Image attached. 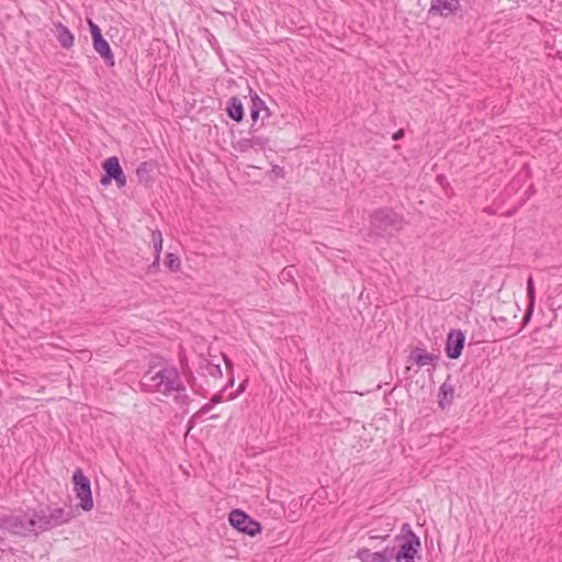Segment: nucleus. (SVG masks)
Returning <instances> with one entry per match:
<instances>
[{"mask_svg": "<svg viewBox=\"0 0 562 562\" xmlns=\"http://www.w3.org/2000/svg\"><path fill=\"white\" fill-rule=\"evenodd\" d=\"M74 518L72 509L66 510L63 507L20 509L0 515V529L20 537H37L42 532L69 524Z\"/></svg>", "mask_w": 562, "mask_h": 562, "instance_id": "obj_1", "label": "nucleus"}, {"mask_svg": "<svg viewBox=\"0 0 562 562\" xmlns=\"http://www.w3.org/2000/svg\"><path fill=\"white\" fill-rule=\"evenodd\" d=\"M177 370L173 364H166L158 371H154V366H150L139 381V390L143 393H159L169 396V389H172V375Z\"/></svg>", "mask_w": 562, "mask_h": 562, "instance_id": "obj_2", "label": "nucleus"}, {"mask_svg": "<svg viewBox=\"0 0 562 562\" xmlns=\"http://www.w3.org/2000/svg\"><path fill=\"white\" fill-rule=\"evenodd\" d=\"M404 218L392 207H380L370 216V232L378 237L391 235L403 228Z\"/></svg>", "mask_w": 562, "mask_h": 562, "instance_id": "obj_3", "label": "nucleus"}, {"mask_svg": "<svg viewBox=\"0 0 562 562\" xmlns=\"http://www.w3.org/2000/svg\"><path fill=\"white\" fill-rule=\"evenodd\" d=\"M392 544L398 548L400 558H405L404 562H416V558H419L422 541L408 522L402 525L401 531L393 538Z\"/></svg>", "mask_w": 562, "mask_h": 562, "instance_id": "obj_4", "label": "nucleus"}, {"mask_svg": "<svg viewBox=\"0 0 562 562\" xmlns=\"http://www.w3.org/2000/svg\"><path fill=\"white\" fill-rule=\"evenodd\" d=\"M228 521L238 532L249 537H256L261 533L263 529L260 521L254 519L245 510L239 508H235L228 514Z\"/></svg>", "mask_w": 562, "mask_h": 562, "instance_id": "obj_5", "label": "nucleus"}, {"mask_svg": "<svg viewBox=\"0 0 562 562\" xmlns=\"http://www.w3.org/2000/svg\"><path fill=\"white\" fill-rule=\"evenodd\" d=\"M72 484L76 497L80 499L79 506L85 512L93 508V497L91 492V482L85 475L82 469L77 468L72 474Z\"/></svg>", "mask_w": 562, "mask_h": 562, "instance_id": "obj_6", "label": "nucleus"}, {"mask_svg": "<svg viewBox=\"0 0 562 562\" xmlns=\"http://www.w3.org/2000/svg\"><path fill=\"white\" fill-rule=\"evenodd\" d=\"M103 175L100 182L103 187H109L112 181L115 182L119 189L126 186V176L121 167L120 160L116 156H111L102 161Z\"/></svg>", "mask_w": 562, "mask_h": 562, "instance_id": "obj_7", "label": "nucleus"}, {"mask_svg": "<svg viewBox=\"0 0 562 562\" xmlns=\"http://www.w3.org/2000/svg\"><path fill=\"white\" fill-rule=\"evenodd\" d=\"M356 558L361 562H404L405 558H400V550L394 544H387L381 551L372 552L368 548H361L356 552Z\"/></svg>", "mask_w": 562, "mask_h": 562, "instance_id": "obj_8", "label": "nucleus"}, {"mask_svg": "<svg viewBox=\"0 0 562 562\" xmlns=\"http://www.w3.org/2000/svg\"><path fill=\"white\" fill-rule=\"evenodd\" d=\"M250 98V117L252 122L249 132L255 133L265 124V119L271 115V111L257 93L251 94Z\"/></svg>", "mask_w": 562, "mask_h": 562, "instance_id": "obj_9", "label": "nucleus"}, {"mask_svg": "<svg viewBox=\"0 0 562 562\" xmlns=\"http://www.w3.org/2000/svg\"><path fill=\"white\" fill-rule=\"evenodd\" d=\"M460 9V0H431L427 15L428 18L440 16L447 19L457 14Z\"/></svg>", "mask_w": 562, "mask_h": 562, "instance_id": "obj_10", "label": "nucleus"}, {"mask_svg": "<svg viewBox=\"0 0 562 562\" xmlns=\"http://www.w3.org/2000/svg\"><path fill=\"white\" fill-rule=\"evenodd\" d=\"M465 344V335L460 329H451L447 335L445 351L447 358L459 359Z\"/></svg>", "mask_w": 562, "mask_h": 562, "instance_id": "obj_11", "label": "nucleus"}, {"mask_svg": "<svg viewBox=\"0 0 562 562\" xmlns=\"http://www.w3.org/2000/svg\"><path fill=\"white\" fill-rule=\"evenodd\" d=\"M269 138L265 136H252L249 138H240L233 144L235 150L239 153H247L252 148L265 149L268 145Z\"/></svg>", "mask_w": 562, "mask_h": 562, "instance_id": "obj_12", "label": "nucleus"}, {"mask_svg": "<svg viewBox=\"0 0 562 562\" xmlns=\"http://www.w3.org/2000/svg\"><path fill=\"white\" fill-rule=\"evenodd\" d=\"M454 398V385L451 383V375L448 374L446 381L438 391V406L446 409L452 405Z\"/></svg>", "mask_w": 562, "mask_h": 562, "instance_id": "obj_13", "label": "nucleus"}, {"mask_svg": "<svg viewBox=\"0 0 562 562\" xmlns=\"http://www.w3.org/2000/svg\"><path fill=\"white\" fill-rule=\"evenodd\" d=\"M157 164L154 160H146L140 162L136 168V177L140 184L146 188L154 183L153 173Z\"/></svg>", "mask_w": 562, "mask_h": 562, "instance_id": "obj_14", "label": "nucleus"}, {"mask_svg": "<svg viewBox=\"0 0 562 562\" xmlns=\"http://www.w3.org/2000/svg\"><path fill=\"white\" fill-rule=\"evenodd\" d=\"M408 360L415 362L418 368L431 364L435 367V362L438 360V356L427 352L424 347H415L409 356Z\"/></svg>", "mask_w": 562, "mask_h": 562, "instance_id": "obj_15", "label": "nucleus"}, {"mask_svg": "<svg viewBox=\"0 0 562 562\" xmlns=\"http://www.w3.org/2000/svg\"><path fill=\"white\" fill-rule=\"evenodd\" d=\"M225 112L226 115L236 123H240L245 117L244 104L236 95H233L227 100Z\"/></svg>", "mask_w": 562, "mask_h": 562, "instance_id": "obj_16", "label": "nucleus"}, {"mask_svg": "<svg viewBox=\"0 0 562 562\" xmlns=\"http://www.w3.org/2000/svg\"><path fill=\"white\" fill-rule=\"evenodd\" d=\"M94 50L104 60L105 65L113 67L115 64L114 54L108 41L104 37L92 41Z\"/></svg>", "mask_w": 562, "mask_h": 562, "instance_id": "obj_17", "label": "nucleus"}, {"mask_svg": "<svg viewBox=\"0 0 562 562\" xmlns=\"http://www.w3.org/2000/svg\"><path fill=\"white\" fill-rule=\"evenodd\" d=\"M56 38L59 45L65 49H70L74 46L75 36L70 30L61 22L55 23Z\"/></svg>", "mask_w": 562, "mask_h": 562, "instance_id": "obj_18", "label": "nucleus"}, {"mask_svg": "<svg viewBox=\"0 0 562 562\" xmlns=\"http://www.w3.org/2000/svg\"><path fill=\"white\" fill-rule=\"evenodd\" d=\"M527 296H528V305L524 315V323H528L531 318V315L535 310L536 304V288L533 283V279L530 276L527 280Z\"/></svg>", "mask_w": 562, "mask_h": 562, "instance_id": "obj_19", "label": "nucleus"}, {"mask_svg": "<svg viewBox=\"0 0 562 562\" xmlns=\"http://www.w3.org/2000/svg\"><path fill=\"white\" fill-rule=\"evenodd\" d=\"M200 370L206 372L209 375L214 378H221L222 376V369L220 363H215L214 361L210 359L203 358L200 362Z\"/></svg>", "mask_w": 562, "mask_h": 562, "instance_id": "obj_20", "label": "nucleus"}, {"mask_svg": "<svg viewBox=\"0 0 562 562\" xmlns=\"http://www.w3.org/2000/svg\"><path fill=\"white\" fill-rule=\"evenodd\" d=\"M164 263L172 272H177L181 268L180 258L178 257V255H176L173 252H168L166 255V259H165Z\"/></svg>", "mask_w": 562, "mask_h": 562, "instance_id": "obj_21", "label": "nucleus"}, {"mask_svg": "<svg viewBox=\"0 0 562 562\" xmlns=\"http://www.w3.org/2000/svg\"><path fill=\"white\" fill-rule=\"evenodd\" d=\"M162 234L159 229L153 231L151 243L155 251V256L160 257L162 250Z\"/></svg>", "mask_w": 562, "mask_h": 562, "instance_id": "obj_22", "label": "nucleus"}, {"mask_svg": "<svg viewBox=\"0 0 562 562\" xmlns=\"http://www.w3.org/2000/svg\"><path fill=\"white\" fill-rule=\"evenodd\" d=\"M296 272H297V270L294 266H288V267L283 268L282 271L280 272L279 280L282 283L293 282Z\"/></svg>", "mask_w": 562, "mask_h": 562, "instance_id": "obj_23", "label": "nucleus"}, {"mask_svg": "<svg viewBox=\"0 0 562 562\" xmlns=\"http://www.w3.org/2000/svg\"><path fill=\"white\" fill-rule=\"evenodd\" d=\"M183 374H184V376H186V380H187L188 384H189V385H190V387L193 390V392H194L195 394H199V395L205 396V394L203 393V389H202L201 386H199V385H198V383H196V379H195V376H194L193 372L189 370L188 372H184Z\"/></svg>", "mask_w": 562, "mask_h": 562, "instance_id": "obj_24", "label": "nucleus"}, {"mask_svg": "<svg viewBox=\"0 0 562 562\" xmlns=\"http://www.w3.org/2000/svg\"><path fill=\"white\" fill-rule=\"evenodd\" d=\"M173 380H172V389H169V395L172 393V392H176L177 394H181V393H184L186 392V386L181 380V376H180V373L179 371L177 370L176 374L172 375Z\"/></svg>", "mask_w": 562, "mask_h": 562, "instance_id": "obj_25", "label": "nucleus"}, {"mask_svg": "<svg viewBox=\"0 0 562 562\" xmlns=\"http://www.w3.org/2000/svg\"><path fill=\"white\" fill-rule=\"evenodd\" d=\"M88 25L92 41L103 37L101 29L92 20L88 19Z\"/></svg>", "mask_w": 562, "mask_h": 562, "instance_id": "obj_26", "label": "nucleus"}, {"mask_svg": "<svg viewBox=\"0 0 562 562\" xmlns=\"http://www.w3.org/2000/svg\"><path fill=\"white\" fill-rule=\"evenodd\" d=\"M203 33H204V36L205 38L207 40L210 46L214 49V50H217L220 49V44L216 40V37L212 34V32L207 29H204L203 30Z\"/></svg>", "mask_w": 562, "mask_h": 562, "instance_id": "obj_27", "label": "nucleus"}, {"mask_svg": "<svg viewBox=\"0 0 562 562\" xmlns=\"http://www.w3.org/2000/svg\"><path fill=\"white\" fill-rule=\"evenodd\" d=\"M175 402L180 406H189L192 402V398L184 392L181 394H177L175 396Z\"/></svg>", "mask_w": 562, "mask_h": 562, "instance_id": "obj_28", "label": "nucleus"}, {"mask_svg": "<svg viewBox=\"0 0 562 562\" xmlns=\"http://www.w3.org/2000/svg\"><path fill=\"white\" fill-rule=\"evenodd\" d=\"M160 268V257L155 256L154 261L148 266L147 271L149 273H157Z\"/></svg>", "mask_w": 562, "mask_h": 562, "instance_id": "obj_29", "label": "nucleus"}, {"mask_svg": "<svg viewBox=\"0 0 562 562\" xmlns=\"http://www.w3.org/2000/svg\"><path fill=\"white\" fill-rule=\"evenodd\" d=\"M227 390V386H224L220 392H217L216 394H214L212 397H211V402L212 404L216 405V404H220L223 402L224 397H223V393Z\"/></svg>", "mask_w": 562, "mask_h": 562, "instance_id": "obj_30", "label": "nucleus"}, {"mask_svg": "<svg viewBox=\"0 0 562 562\" xmlns=\"http://www.w3.org/2000/svg\"><path fill=\"white\" fill-rule=\"evenodd\" d=\"M271 173L276 177V178H284V169L280 166H277L274 165L271 169Z\"/></svg>", "mask_w": 562, "mask_h": 562, "instance_id": "obj_31", "label": "nucleus"}, {"mask_svg": "<svg viewBox=\"0 0 562 562\" xmlns=\"http://www.w3.org/2000/svg\"><path fill=\"white\" fill-rule=\"evenodd\" d=\"M203 416H204V414L199 409L198 412H195V413L191 416V418H190L189 423H191L192 425H194L195 423H198V422L202 420Z\"/></svg>", "mask_w": 562, "mask_h": 562, "instance_id": "obj_32", "label": "nucleus"}, {"mask_svg": "<svg viewBox=\"0 0 562 562\" xmlns=\"http://www.w3.org/2000/svg\"><path fill=\"white\" fill-rule=\"evenodd\" d=\"M247 381H244L239 384L237 391L234 394L229 395V400H234L238 394H240L245 390Z\"/></svg>", "mask_w": 562, "mask_h": 562, "instance_id": "obj_33", "label": "nucleus"}, {"mask_svg": "<svg viewBox=\"0 0 562 562\" xmlns=\"http://www.w3.org/2000/svg\"><path fill=\"white\" fill-rule=\"evenodd\" d=\"M215 405L212 404L211 401H209L207 403H205L201 408L200 411L205 415L206 413H209L211 409H213Z\"/></svg>", "mask_w": 562, "mask_h": 562, "instance_id": "obj_34", "label": "nucleus"}, {"mask_svg": "<svg viewBox=\"0 0 562 562\" xmlns=\"http://www.w3.org/2000/svg\"><path fill=\"white\" fill-rule=\"evenodd\" d=\"M405 135V132L403 128H400L398 131H396L393 135H392V139L393 140H400L404 137Z\"/></svg>", "mask_w": 562, "mask_h": 562, "instance_id": "obj_35", "label": "nucleus"}, {"mask_svg": "<svg viewBox=\"0 0 562 562\" xmlns=\"http://www.w3.org/2000/svg\"><path fill=\"white\" fill-rule=\"evenodd\" d=\"M223 360H224L225 366H226L227 369H232L233 368V361L226 355H223Z\"/></svg>", "mask_w": 562, "mask_h": 562, "instance_id": "obj_36", "label": "nucleus"}, {"mask_svg": "<svg viewBox=\"0 0 562 562\" xmlns=\"http://www.w3.org/2000/svg\"><path fill=\"white\" fill-rule=\"evenodd\" d=\"M371 538L372 539H381L382 541H384L389 538V536L387 535H385V536L378 535V536H372Z\"/></svg>", "mask_w": 562, "mask_h": 562, "instance_id": "obj_37", "label": "nucleus"}, {"mask_svg": "<svg viewBox=\"0 0 562 562\" xmlns=\"http://www.w3.org/2000/svg\"><path fill=\"white\" fill-rule=\"evenodd\" d=\"M233 383H234V379H231V381H229L225 386H227V387H228V386H232V385H233Z\"/></svg>", "mask_w": 562, "mask_h": 562, "instance_id": "obj_38", "label": "nucleus"}, {"mask_svg": "<svg viewBox=\"0 0 562 562\" xmlns=\"http://www.w3.org/2000/svg\"><path fill=\"white\" fill-rule=\"evenodd\" d=\"M210 418L215 419V418H217V415H212Z\"/></svg>", "mask_w": 562, "mask_h": 562, "instance_id": "obj_39", "label": "nucleus"}]
</instances>
